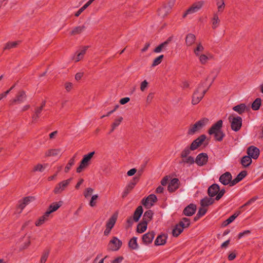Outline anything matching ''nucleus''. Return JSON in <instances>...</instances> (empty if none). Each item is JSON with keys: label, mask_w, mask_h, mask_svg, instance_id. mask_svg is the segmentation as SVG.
<instances>
[{"label": "nucleus", "mask_w": 263, "mask_h": 263, "mask_svg": "<svg viewBox=\"0 0 263 263\" xmlns=\"http://www.w3.org/2000/svg\"><path fill=\"white\" fill-rule=\"evenodd\" d=\"M209 123V119L206 118H203L195 124L191 125L188 130V134L193 135L199 132L203 127Z\"/></svg>", "instance_id": "obj_1"}, {"label": "nucleus", "mask_w": 263, "mask_h": 263, "mask_svg": "<svg viewBox=\"0 0 263 263\" xmlns=\"http://www.w3.org/2000/svg\"><path fill=\"white\" fill-rule=\"evenodd\" d=\"M206 91L207 89L203 88V84L199 85L193 95L192 100V104L193 105L198 104L203 98Z\"/></svg>", "instance_id": "obj_2"}, {"label": "nucleus", "mask_w": 263, "mask_h": 263, "mask_svg": "<svg viewBox=\"0 0 263 263\" xmlns=\"http://www.w3.org/2000/svg\"><path fill=\"white\" fill-rule=\"evenodd\" d=\"M228 120L231 124L233 130L237 132L240 130L242 126V118L235 114H231L228 117Z\"/></svg>", "instance_id": "obj_3"}, {"label": "nucleus", "mask_w": 263, "mask_h": 263, "mask_svg": "<svg viewBox=\"0 0 263 263\" xmlns=\"http://www.w3.org/2000/svg\"><path fill=\"white\" fill-rule=\"evenodd\" d=\"M190 224V221L189 218H184L178 224H176L173 230V235L174 236L177 237L183 230V229L187 228Z\"/></svg>", "instance_id": "obj_4"}, {"label": "nucleus", "mask_w": 263, "mask_h": 263, "mask_svg": "<svg viewBox=\"0 0 263 263\" xmlns=\"http://www.w3.org/2000/svg\"><path fill=\"white\" fill-rule=\"evenodd\" d=\"M95 153V152H92L83 156L80 165L77 168V173H81L84 169L89 166Z\"/></svg>", "instance_id": "obj_5"}, {"label": "nucleus", "mask_w": 263, "mask_h": 263, "mask_svg": "<svg viewBox=\"0 0 263 263\" xmlns=\"http://www.w3.org/2000/svg\"><path fill=\"white\" fill-rule=\"evenodd\" d=\"M72 178L63 180L58 183L54 188L53 192L55 194H59L64 191L71 183Z\"/></svg>", "instance_id": "obj_6"}, {"label": "nucleus", "mask_w": 263, "mask_h": 263, "mask_svg": "<svg viewBox=\"0 0 263 263\" xmlns=\"http://www.w3.org/2000/svg\"><path fill=\"white\" fill-rule=\"evenodd\" d=\"M176 0H168L167 5H164L158 10V14L161 17L166 16L175 4Z\"/></svg>", "instance_id": "obj_7"}, {"label": "nucleus", "mask_w": 263, "mask_h": 263, "mask_svg": "<svg viewBox=\"0 0 263 263\" xmlns=\"http://www.w3.org/2000/svg\"><path fill=\"white\" fill-rule=\"evenodd\" d=\"M204 2L198 1L194 3L185 12L183 17H185L188 14H192L198 11L202 7Z\"/></svg>", "instance_id": "obj_8"}, {"label": "nucleus", "mask_w": 263, "mask_h": 263, "mask_svg": "<svg viewBox=\"0 0 263 263\" xmlns=\"http://www.w3.org/2000/svg\"><path fill=\"white\" fill-rule=\"evenodd\" d=\"M122 245V242L117 237H114L108 245V249L111 251L118 250Z\"/></svg>", "instance_id": "obj_9"}, {"label": "nucleus", "mask_w": 263, "mask_h": 263, "mask_svg": "<svg viewBox=\"0 0 263 263\" xmlns=\"http://www.w3.org/2000/svg\"><path fill=\"white\" fill-rule=\"evenodd\" d=\"M196 57L198 59L200 63L202 65H205L212 58V55L207 51Z\"/></svg>", "instance_id": "obj_10"}, {"label": "nucleus", "mask_w": 263, "mask_h": 263, "mask_svg": "<svg viewBox=\"0 0 263 263\" xmlns=\"http://www.w3.org/2000/svg\"><path fill=\"white\" fill-rule=\"evenodd\" d=\"M88 46H84L78 50L73 56L72 59L76 62H78L83 58L84 55L88 49Z\"/></svg>", "instance_id": "obj_11"}, {"label": "nucleus", "mask_w": 263, "mask_h": 263, "mask_svg": "<svg viewBox=\"0 0 263 263\" xmlns=\"http://www.w3.org/2000/svg\"><path fill=\"white\" fill-rule=\"evenodd\" d=\"M222 121L218 120L216 123L214 124L209 130V134L210 135H213L221 130L222 126Z\"/></svg>", "instance_id": "obj_12"}, {"label": "nucleus", "mask_w": 263, "mask_h": 263, "mask_svg": "<svg viewBox=\"0 0 263 263\" xmlns=\"http://www.w3.org/2000/svg\"><path fill=\"white\" fill-rule=\"evenodd\" d=\"M206 139V137L205 135H202L198 137L197 139L195 140L190 146V149L192 151H194L199 146H200L202 143Z\"/></svg>", "instance_id": "obj_13"}, {"label": "nucleus", "mask_w": 263, "mask_h": 263, "mask_svg": "<svg viewBox=\"0 0 263 263\" xmlns=\"http://www.w3.org/2000/svg\"><path fill=\"white\" fill-rule=\"evenodd\" d=\"M157 197L154 194L149 195L145 200H143V204L146 208H150L157 201Z\"/></svg>", "instance_id": "obj_14"}, {"label": "nucleus", "mask_w": 263, "mask_h": 263, "mask_svg": "<svg viewBox=\"0 0 263 263\" xmlns=\"http://www.w3.org/2000/svg\"><path fill=\"white\" fill-rule=\"evenodd\" d=\"M247 154L253 159H257L259 154V150L254 146H250L247 149Z\"/></svg>", "instance_id": "obj_15"}, {"label": "nucleus", "mask_w": 263, "mask_h": 263, "mask_svg": "<svg viewBox=\"0 0 263 263\" xmlns=\"http://www.w3.org/2000/svg\"><path fill=\"white\" fill-rule=\"evenodd\" d=\"M221 14L214 12L213 16L211 18L212 27L213 29L217 28L220 24V20L219 18V15Z\"/></svg>", "instance_id": "obj_16"}, {"label": "nucleus", "mask_w": 263, "mask_h": 263, "mask_svg": "<svg viewBox=\"0 0 263 263\" xmlns=\"http://www.w3.org/2000/svg\"><path fill=\"white\" fill-rule=\"evenodd\" d=\"M208 157L206 154L201 153L199 154L196 159V163L198 165H203L208 161Z\"/></svg>", "instance_id": "obj_17"}, {"label": "nucleus", "mask_w": 263, "mask_h": 263, "mask_svg": "<svg viewBox=\"0 0 263 263\" xmlns=\"http://www.w3.org/2000/svg\"><path fill=\"white\" fill-rule=\"evenodd\" d=\"M232 179L231 174L229 172H226L222 174L219 178L220 182L224 185L230 183Z\"/></svg>", "instance_id": "obj_18"}, {"label": "nucleus", "mask_w": 263, "mask_h": 263, "mask_svg": "<svg viewBox=\"0 0 263 263\" xmlns=\"http://www.w3.org/2000/svg\"><path fill=\"white\" fill-rule=\"evenodd\" d=\"M45 101L42 102L41 106L37 107L35 108L34 115L32 117V122H36L39 119L40 115L42 111L43 107L45 106Z\"/></svg>", "instance_id": "obj_19"}, {"label": "nucleus", "mask_w": 263, "mask_h": 263, "mask_svg": "<svg viewBox=\"0 0 263 263\" xmlns=\"http://www.w3.org/2000/svg\"><path fill=\"white\" fill-rule=\"evenodd\" d=\"M62 203V201L55 202L51 203L46 213H48V214L50 216L52 212L56 211L61 207Z\"/></svg>", "instance_id": "obj_20"}, {"label": "nucleus", "mask_w": 263, "mask_h": 263, "mask_svg": "<svg viewBox=\"0 0 263 263\" xmlns=\"http://www.w3.org/2000/svg\"><path fill=\"white\" fill-rule=\"evenodd\" d=\"M179 181L177 178L173 179L169 183L168 185V190L169 192H173L176 190L179 187Z\"/></svg>", "instance_id": "obj_21"}, {"label": "nucleus", "mask_w": 263, "mask_h": 263, "mask_svg": "<svg viewBox=\"0 0 263 263\" xmlns=\"http://www.w3.org/2000/svg\"><path fill=\"white\" fill-rule=\"evenodd\" d=\"M50 216L48 213H45L43 215L40 217L35 222V225L36 227H40L46 221L49 220Z\"/></svg>", "instance_id": "obj_22"}, {"label": "nucleus", "mask_w": 263, "mask_h": 263, "mask_svg": "<svg viewBox=\"0 0 263 263\" xmlns=\"http://www.w3.org/2000/svg\"><path fill=\"white\" fill-rule=\"evenodd\" d=\"M171 41V37H169L167 39L165 42L161 43L158 46H157L155 49L154 52L156 53H159L163 50H165L166 49V47L168 44Z\"/></svg>", "instance_id": "obj_23"}, {"label": "nucleus", "mask_w": 263, "mask_h": 263, "mask_svg": "<svg viewBox=\"0 0 263 263\" xmlns=\"http://www.w3.org/2000/svg\"><path fill=\"white\" fill-rule=\"evenodd\" d=\"M215 2L217 7V11L215 12L221 14L226 8L224 0H215Z\"/></svg>", "instance_id": "obj_24"}, {"label": "nucleus", "mask_w": 263, "mask_h": 263, "mask_svg": "<svg viewBox=\"0 0 263 263\" xmlns=\"http://www.w3.org/2000/svg\"><path fill=\"white\" fill-rule=\"evenodd\" d=\"M25 98L26 95L24 91H21L18 93L16 98L11 101V104H13L15 103H22L25 100Z\"/></svg>", "instance_id": "obj_25"}, {"label": "nucleus", "mask_w": 263, "mask_h": 263, "mask_svg": "<svg viewBox=\"0 0 263 263\" xmlns=\"http://www.w3.org/2000/svg\"><path fill=\"white\" fill-rule=\"evenodd\" d=\"M193 52L195 56L205 52L204 47L201 43H196L195 47L194 48Z\"/></svg>", "instance_id": "obj_26"}, {"label": "nucleus", "mask_w": 263, "mask_h": 263, "mask_svg": "<svg viewBox=\"0 0 263 263\" xmlns=\"http://www.w3.org/2000/svg\"><path fill=\"white\" fill-rule=\"evenodd\" d=\"M138 173H139V175H136L134 177L133 180L127 185V186L126 187V190H128V191L130 192L133 190V189L134 187V186L136 184V183L138 182V181H139L140 176L141 175V174L142 173V171L140 173L139 172Z\"/></svg>", "instance_id": "obj_27"}, {"label": "nucleus", "mask_w": 263, "mask_h": 263, "mask_svg": "<svg viewBox=\"0 0 263 263\" xmlns=\"http://www.w3.org/2000/svg\"><path fill=\"white\" fill-rule=\"evenodd\" d=\"M219 191V186L216 184H214L209 187L208 194L210 196L214 197L217 195Z\"/></svg>", "instance_id": "obj_28"}, {"label": "nucleus", "mask_w": 263, "mask_h": 263, "mask_svg": "<svg viewBox=\"0 0 263 263\" xmlns=\"http://www.w3.org/2000/svg\"><path fill=\"white\" fill-rule=\"evenodd\" d=\"M155 236L154 232H151L145 234L142 237V240L145 243L152 242Z\"/></svg>", "instance_id": "obj_29"}, {"label": "nucleus", "mask_w": 263, "mask_h": 263, "mask_svg": "<svg viewBox=\"0 0 263 263\" xmlns=\"http://www.w3.org/2000/svg\"><path fill=\"white\" fill-rule=\"evenodd\" d=\"M196 209V205L193 204H191L184 209L183 213L184 215L190 216L194 214Z\"/></svg>", "instance_id": "obj_30"}, {"label": "nucleus", "mask_w": 263, "mask_h": 263, "mask_svg": "<svg viewBox=\"0 0 263 263\" xmlns=\"http://www.w3.org/2000/svg\"><path fill=\"white\" fill-rule=\"evenodd\" d=\"M196 40V36L192 33L187 34L185 37V44L187 46H191L193 45Z\"/></svg>", "instance_id": "obj_31"}, {"label": "nucleus", "mask_w": 263, "mask_h": 263, "mask_svg": "<svg viewBox=\"0 0 263 263\" xmlns=\"http://www.w3.org/2000/svg\"><path fill=\"white\" fill-rule=\"evenodd\" d=\"M61 153V149H50L46 151L45 155L46 157H54L60 155Z\"/></svg>", "instance_id": "obj_32"}, {"label": "nucleus", "mask_w": 263, "mask_h": 263, "mask_svg": "<svg viewBox=\"0 0 263 263\" xmlns=\"http://www.w3.org/2000/svg\"><path fill=\"white\" fill-rule=\"evenodd\" d=\"M143 213V209L141 206H139L134 212L133 219L135 221L137 222L139 220Z\"/></svg>", "instance_id": "obj_33"}, {"label": "nucleus", "mask_w": 263, "mask_h": 263, "mask_svg": "<svg viewBox=\"0 0 263 263\" xmlns=\"http://www.w3.org/2000/svg\"><path fill=\"white\" fill-rule=\"evenodd\" d=\"M233 109L236 112H238L239 114H242L246 110H247V108L244 104H240L234 106L233 108Z\"/></svg>", "instance_id": "obj_34"}, {"label": "nucleus", "mask_w": 263, "mask_h": 263, "mask_svg": "<svg viewBox=\"0 0 263 263\" xmlns=\"http://www.w3.org/2000/svg\"><path fill=\"white\" fill-rule=\"evenodd\" d=\"M85 26L84 25H81L77 26L74 28L71 32V34L74 35L79 34L83 32L85 30Z\"/></svg>", "instance_id": "obj_35"}, {"label": "nucleus", "mask_w": 263, "mask_h": 263, "mask_svg": "<svg viewBox=\"0 0 263 263\" xmlns=\"http://www.w3.org/2000/svg\"><path fill=\"white\" fill-rule=\"evenodd\" d=\"M147 223L143 221L139 223L137 228V231L139 233H143L147 229Z\"/></svg>", "instance_id": "obj_36"}, {"label": "nucleus", "mask_w": 263, "mask_h": 263, "mask_svg": "<svg viewBox=\"0 0 263 263\" xmlns=\"http://www.w3.org/2000/svg\"><path fill=\"white\" fill-rule=\"evenodd\" d=\"M166 242V236L164 235H160L158 236L155 241V244L156 246L163 245Z\"/></svg>", "instance_id": "obj_37"}, {"label": "nucleus", "mask_w": 263, "mask_h": 263, "mask_svg": "<svg viewBox=\"0 0 263 263\" xmlns=\"http://www.w3.org/2000/svg\"><path fill=\"white\" fill-rule=\"evenodd\" d=\"M251 158H252L251 156H250L249 155L244 156L241 159V164L245 167L248 166L252 162Z\"/></svg>", "instance_id": "obj_38"}, {"label": "nucleus", "mask_w": 263, "mask_h": 263, "mask_svg": "<svg viewBox=\"0 0 263 263\" xmlns=\"http://www.w3.org/2000/svg\"><path fill=\"white\" fill-rule=\"evenodd\" d=\"M214 200L209 197H205L201 200V206L206 207L208 205L212 204L213 203Z\"/></svg>", "instance_id": "obj_39"}, {"label": "nucleus", "mask_w": 263, "mask_h": 263, "mask_svg": "<svg viewBox=\"0 0 263 263\" xmlns=\"http://www.w3.org/2000/svg\"><path fill=\"white\" fill-rule=\"evenodd\" d=\"M153 215V213L152 211L149 210L145 212L143 215V221L148 223L151 220Z\"/></svg>", "instance_id": "obj_40"}, {"label": "nucleus", "mask_w": 263, "mask_h": 263, "mask_svg": "<svg viewBox=\"0 0 263 263\" xmlns=\"http://www.w3.org/2000/svg\"><path fill=\"white\" fill-rule=\"evenodd\" d=\"M261 100L260 98H257L252 104V108L256 110H258L261 105Z\"/></svg>", "instance_id": "obj_41"}, {"label": "nucleus", "mask_w": 263, "mask_h": 263, "mask_svg": "<svg viewBox=\"0 0 263 263\" xmlns=\"http://www.w3.org/2000/svg\"><path fill=\"white\" fill-rule=\"evenodd\" d=\"M48 166V164H38L34 166L33 168V171H39L42 172L44 171L45 168Z\"/></svg>", "instance_id": "obj_42"}, {"label": "nucleus", "mask_w": 263, "mask_h": 263, "mask_svg": "<svg viewBox=\"0 0 263 263\" xmlns=\"http://www.w3.org/2000/svg\"><path fill=\"white\" fill-rule=\"evenodd\" d=\"M213 135H214L215 139L216 141H221L222 140L223 137L225 136V134L223 133V132L222 131V130H221Z\"/></svg>", "instance_id": "obj_43"}, {"label": "nucleus", "mask_w": 263, "mask_h": 263, "mask_svg": "<svg viewBox=\"0 0 263 263\" xmlns=\"http://www.w3.org/2000/svg\"><path fill=\"white\" fill-rule=\"evenodd\" d=\"M129 247L132 249H136L138 248V244L137 242V238L133 237L129 242Z\"/></svg>", "instance_id": "obj_44"}, {"label": "nucleus", "mask_w": 263, "mask_h": 263, "mask_svg": "<svg viewBox=\"0 0 263 263\" xmlns=\"http://www.w3.org/2000/svg\"><path fill=\"white\" fill-rule=\"evenodd\" d=\"M116 218L114 217L110 218L106 223V227L108 228V229H111L114 226L116 222Z\"/></svg>", "instance_id": "obj_45"}, {"label": "nucleus", "mask_w": 263, "mask_h": 263, "mask_svg": "<svg viewBox=\"0 0 263 263\" xmlns=\"http://www.w3.org/2000/svg\"><path fill=\"white\" fill-rule=\"evenodd\" d=\"M122 120L123 118L121 117H118L115 120L114 122L112 124L111 132H112L118 126L120 125Z\"/></svg>", "instance_id": "obj_46"}, {"label": "nucleus", "mask_w": 263, "mask_h": 263, "mask_svg": "<svg viewBox=\"0 0 263 263\" xmlns=\"http://www.w3.org/2000/svg\"><path fill=\"white\" fill-rule=\"evenodd\" d=\"M182 158V162L186 164H192L195 162L194 158L191 156H187Z\"/></svg>", "instance_id": "obj_47"}, {"label": "nucleus", "mask_w": 263, "mask_h": 263, "mask_svg": "<svg viewBox=\"0 0 263 263\" xmlns=\"http://www.w3.org/2000/svg\"><path fill=\"white\" fill-rule=\"evenodd\" d=\"M163 55H160L159 57L155 58L152 64V66L155 67L160 64L163 59Z\"/></svg>", "instance_id": "obj_48"}, {"label": "nucleus", "mask_w": 263, "mask_h": 263, "mask_svg": "<svg viewBox=\"0 0 263 263\" xmlns=\"http://www.w3.org/2000/svg\"><path fill=\"white\" fill-rule=\"evenodd\" d=\"M49 254V251L48 250H46L43 252L40 260L41 263H45L48 257Z\"/></svg>", "instance_id": "obj_49"}, {"label": "nucleus", "mask_w": 263, "mask_h": 263, "mask_svg": "<svg viewBox=\"0 0 263 263\" xmlns=\"http://www.w3.org/2000/svg\"><path fill=\"white\" fill-rule=\"evenodd\" d=\"M17 42H8L6 44L4 47V50L10 49L12 48H14L17 45Z\"/></svg>", "instance_id": "obj_50"}, {"label": "nucleus", "mask_w": 263, "mask_h": 263, "mask_svg": "<svg viewBox=\"0 0 263 263\" xmlns=\"http://www.w3.org/2000/svg\"><path fill=\"white\" fill-rule=\"evenodd\" d=\"M74 162L75 161L74 158H72L70 159V160L69 161L68 163H67V165L65 168V172L66 173H67L70 170L71 167L74 165Z\"/></svg>", "instance_id": "obj_51"}, {"label": "nucleus", "mask_w": 263, "mask_h": 263, "mask_svg": "<svg viewBox=\"0 0 263 263\" xmlns=\"http://www.w3.org/2000/svg\"><path fill=\"white\" fill-rule=\"evenodd\" d=\"M239 214H234L233 215L231 216L228 219H227L224 223L225 226H227L232 222H233L234 219L238 216Z\"/></svg>", "instance_id": "obj_52"}, {"label": "nucleus", "mask_w": 263, "mask_h": 263, "mask_svg": "<svg viewBox=\"0 0 263 263\" xmlns=\"http://www.w3.org/2000/svg\"><path fill=\"white\" fill-rule=\"evenodd\" d=\"M93 190L92 188L88 187L84 192V196L86 198L89 197L92 194Z\"/></svg>", "instance_id": "obj_53"}, {"label": "nucleus", "mask_w": 263, "mask_h": 263, "mask_svg": "<svg viewBox=\"0 0 263 263\" xmlns=\"http://www.w3.org/2000/svg\"><path fill=\"white\" fill-rule=\"evenodd\" d=\"M257 199V197H254L250 199L249 200H248L245 204H244L243 205L240 206V209H242L244 207L246 206L250 205L252 204L253 203H254Z\"/></svg>", "instance_id": "obj_54"}, {"label": "nucleus", "mask_w": 263, "mask_h": 263, "mask_svg": "<svg viewBox=\"0 0 263 263\" xmlns=\"http://www.w3.org/2000/svg\"><path fill=\"white\" fill-rule=\"evenodd\" d=\"M98 195H92L91 197V200L89 202V205L91 207H93L96 206V200L98 199Z\"/></svg>", "instance_id": "obj_55"}, {"label": "nucleus", "mask_w": 263, "mask_h": 263, "mask_svg": "<svg viewBox=\"0 0 263 263\" xmlns=\"http://www.w3.org/2000/svg\"><path fill=\"white\" fill-rule=\"evenodd\" d=\"M207 209L206 207L204 206H201L198 211V212L197 214V216H203L206 212Z\"/></svg>", "instance_id": "obj_56"}, {"label": "nucleus", "mask_w": 263, "mask_h": 263, "mask_svg": "<svg viewBox=\"0 0 263 263\" xmlns=\"http://www.w3.org/2000/svg\"><path fill=\"white\" fill-rule=\"evenodd\" d=\"M191 151L192 150L190 149V147H186V148H185L181 153L182 158L187 157L188 155L190 154Z\"/></svg>", "instance_id": "obj_57"}, {"label": "nucleus", "mask_w": 263, "mask_h": 263, "mask_svg": "<svg viewBox=\"0 0 263 263\" xmlns=\"http://www.w3.org/2000/svg\"><path fill=\"white\" fill-rule=\"evenodd\" d=\"M148 85V82L146 80L143 81L140 85V89L142 91H144L145 89L147 88Z\"/></svg>", "instance_id": "obj_58"}, {"label": "nucleus", "mask_w": 263, "mask_h": 263, "mask_svg": "<svg viewBox=\"0 0 263 263\" xmlns=\"http://www.w3.org/2000/svg\"><path fill=\"white\" fill-rule=\"evenodd\" d=\"M224 193H225V190L224 189H222L221 190H219V191L217 194V195L215 198L216 200H219L222 197V196L223 195Z\"/></svg>", "instance_id": "obj_59"}, {"label": "nucleus", "mask_w": 263, "mask_h": 263, "mask_svg": "<svg viewBox=\"0 0 263 263\" xmlns=\"http://www.w3.org/2000/svg\"><path fill=\"white\" fill-rule=\"evenodd\" d=\"M247 175V173L246 171L241 172L237 176V179L238 181H241Z\"/></svg>", "instance_id": "obj_60"}, {"label": "nucleus", "mask_w": 263, "mask_h": 263, "mask_svg": "<svg viewBox=\"0 0 263 263\" xmlns=\"http://www.w3.org/2000/svg\"><path fill=\"white\" fill-rule=\"evenodd\" d=\"M65 88L67 91H70L73 87V84L70 82H66L65 84Z\"/></svg>", "instance_id": "obj_61"}, {"label": "nucleus", "mask_w": 263, "mask_h": 263, "mask_svg": "<svg viewBox=\"0 0 263 263\" xmlns=\"http://www.w3.org/2000/svg\"><path fill=\"white\" fill-rule=\"evenodd\" d=\"M250 233H251L250 231L246 230V231H243V232H241V233H239V234L238 235V239H240L243 236L250 234Z\"/></svg>", "instance_id": "obj_62"}, {"label": "nucleus", "mask_w": 263, "mask_h": 263, "mask_svg": "<svg viewBox=\"0 0 263 263\" xmlns=\"http://www.w3.org/2000/svg\"><path fill=\"white\" fill-rule=\"evenodd\" d=\"M33 200V198L32 197H25L23 200V202L25 203L26 205H27L30 202Z\"/></svg>", "instance_id": "obj_63"}, {"label": "nucleus", "mask_w": 263, "mask_h": 263, "mask_svg": "<svg viewBox=\"0 0 263 263\" xmlns=\"http://www.w3.org/2000/svg\"><path fill=\"white\" fill-rule=\"evenodd\" d=\"M154 93H149L147 98H146V102L148 103H149L152 102L153 99L154 98Z\"/></svg>", "instance_id": "obj_64"}]
</instances>
